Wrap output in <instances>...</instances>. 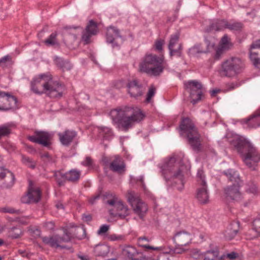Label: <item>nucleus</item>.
<instances>
[{
  "label": "nucleus",
  "instance_id": "nucleus-1",
  "mask_svg": "<svg viewBox=\"0 0 260 260\" xmlns=\"http://www.w3.org/2000/svg\"><path fill=\"white\" fill-rule=\"evenodd\" d=\"M110 115L117 127L125 132L132 128L135 123L141 121L145 117L140 109L128 106L113 109L110 111Z\"/></svg>",
  "mask_w": 260,
  "mask_h": 260
},
{
  "label": "nucleus",
  "instance_id": "nucleus-2",
  "mask_svg": "<svg viewBox=\"0 0 260 260\" xmlns=\"http://www.w3.org/2000/svg\"><path fill=\"white\" fill-rule=\"evenodd\" d=\"M158 167L164 179H183L188 177L189 168L182 161H178L175 155L164 158Z\"/></svg>",
  "mask_w": 260,
  "mask_h": 260
},
{
  "label": "nucleus",
  "instance_id": "nucleus-3",
  "mask_svg": "<svg viewBox=\"0 0 260 260\" xmlns=\"http://www.w3.org/2000/svg\"><path fill=\"white\" fill-rule=\"evenodd\" d=\"M230 143L241 154L245 165L251 170H255L256 164L260 161V154L256 148L241 137H234Z\"/></svg>",
  "mask_w": 260,
  "mask_h": 260
},
{
  "label": "nucleus",
  "instance_id": "nucleus-4",
  "mask_svg": "<svg viewBox=\"0 0 260 260\" xmlns=\"http://www.w3.org/2000/svg\"><path fill=\"white\" fill-rule=\"evenodd\" d=\"M164 57L152 53H147L139 63V72L150 76H159L163 72Z\"/></svg>",
  "mask_w": 260,
  "mask_h": 260
},
{
  "label": "nucleus",
  "instance_id": "nucleus-5",
  "mask_svg": "<svg viewBox=\"0 0 260 260\" xmlns=\"http://www.w3.org/2000/svg\"><path fill=\"white\" fill-rule=\"evenodd\" d=\"M179 129L186 134L188 143L192 149L197 152H200L202 150L201 136L193 121L188 117H182Z\"/></svg>",
  "mask_w": 260,
  "mask_h": 260
},
{
  "label": "nucleus",
  "instance_id": "nucleus-6",
  "mask_svg": "<svg viewBox=\"0 0 260 260\" xmlns=\"http://www.w3.org/2000/svg\"><path fill=\"white\" fill-rule=\"evenodd\" d=\"M244 69L245 64L241 58L231 57L222 62L219 73L222 77L232 78L243 72Z\"/></svg>",
  "mask_w": 260,
  "mask_h": 260
},
{
  "label": "nucleus",
  "instance_id": "nucleus-7",
  "mask_svg": "<svg viewBox=\"0 0 260 260\" xmlns=\"http://www.w3.org/2000/svg\"><path fill=\"white\" fill-rule=\"evenodd\" d=\"M103 202L114 207V209L109 211L110 214L114 217L118 216L123 219L130 214L131 211L128 207L112 194L106 193L104 195Z\"/></svg>",
  "mask_w": 260,
  "mask_h": 260
},
{
  "label": "nucleus",
  "instance_id": "nucleus-8",
  "mask_svg": "<svg viewBox=\"0 0 260 260\" xmlns=\"http://www.w3.org/2000/svg\"><path fill=\"white\" fill-rule=\"evenodd\" d=\"M243 185L242 180H228L226 186L224 188V194L226 199L233 202H240L244 198L240 191Z\"/></svg>",
  "mask_w": 260,
  "mask_h": 260
},
{
  "label": "nucleus",
  "instance_id": "nucleus-9",
  "mask_svg": "<svg viewBox=\"0 0 260 260\" xmlns=\"http://www.w3.org/2000/svg\"><path fill=\"white\" fill-rule=\"evenodd\" d=\"M42 192L40 186L35 180H28L27 191L21 198V202L24 204H35L38 203L41 199Z\"/></svg>",
  "mask_w": 260,
  "mask_h": 260
},
{
  "label": "nucleus",
  "instance_id": "nucleus-10",
  "mask_svg": "<svg viewBox=\"0 0 260 260\" xmlns=\"http://www.w3.org/2000/svg\"><path fill=\"white\" fill-rule=\"evenodd\" d=\"M184 88L189 92L190 102L195 105L201 101L203 96V85L196 80H190L184 82Z\"/></svg>",
  "mask_w": 260,
  "mask_h": 260
},
{
  "label": "nucleus",
  "instance_id": "nucleus-11",
  "mask_svg": "<svg viewBox=\"0 0 260 260\" xmlns=\"http://www.w3.org/2000/svg\"><path fill=\"white\" fill-rule=\"evenodd\" d=\"M126 198L134 212L142 218L147 211V205L139 198L138 194L133 191L128 190Z\"/></svg>",
  "mask_w": 260,
  "mask_h": 260
},
{
  "label": "nucleus",
  "instance_id": "nucleus-12",
  "mask_svg": "<svg viewBox=\"0 0 260 260\" xmlns=\"http://www.w3.org/2000/svg\"><path fill=\"white\" fill-rule=\"evenodd\" d=\"M63 236L62 237L58 235H55L51 237H44L42 238L43 242L52 247H61L64 248L65 247L61 246L60 243L63 242H68L71 241L72 238L76 237L75 233H72L67 229L63 230Z\"/></svg>",
  "mask_w": 260,
  "mask_h": 260
},
{
  "label": "nucleus",
  "instance_id": "nucleus-13",
  "mask_svg": "<svg viewBox=\"0 0 260 260\" xmlns=\"http://www.w3.org/2000/svg\"><path fill=\"white\" fill-rule=\"evenodd\" d=\"M196 198L201 204H206L209 202V196L207 191L208 187H212L214 184L211 180H197Z\"/></svg>",
  "mask_w": 260,
  "mask_h": 260
},
{
  "label": "nucleus",
  "instance_id": "nucleus-14",
  "mask_svg": "<svg viewBox=\"0 0 260 260\" xmlns=\"http://www.w3.org/2000/svg\"><path fill=\"white\" fill-rule=\"evenodd\" d=\"M50 79H52V75L49 73L39 74L34 77L30 82V89L36 94L42 95L45 93L46 89L45 84H49Z\"/></svg>",
  "mask_w": 260,
  "mask_h": 260
},
{
  "label": "nucleus",
  "instance_id": "nucleus-15",
  "mask_svg": "<svg viewBox=\"0 0 260 260\" xmlns=\"http://www.w3.org/2000/svg\"><path fill=\"white\" fill-rule=\"evenodd\" d=\"M17 98L11 92L0 90V111H9L17 108Z\"/></svg>",
  "mask_w": 260,
  "mask_h": 260
},
{
  "label": "nucleus",
  "instance_id": "nucleus-16",
  "mask_svg": "<svg viewBox=\"0 0 260 260\" xmlns=\"http://www.w3.org/2000/svg\"><path fill=\"white\" fill-rule=\"evenodd\" d=\"M45 93L49 97L53 99L60 98L66 90L64 84L57 81L50 79L49 84H45Z\"/></svg>",
  "mask_w": 260,
  "mask_h": 260
},
{
  "label": "nucleus",
  "instance_id": "nucleus-17",
  "mask_svg": "<svg viewBox=\"0 0 260 260\" xmlns=\"http://www.w3.org/2000/svg\"><path fill=\"white\" fill-rule=\"evenodd\" d=\"M180 32L177 30L175 33L172 34L170 37L168 44V49L171 57L176 55L177 57H181L182 54L183 45L179 43Z\"/></svg>",
  "mask_w": 260,
  "mask_h": 260
},
{
  "label": "nucleus",
  "instance_id": "nucleus-18",
  "mask_svg": "<svg viewBox=\"0 0 260 260\" xmlns=\"http://www.w3.org/2000/svg\"><path fill=\"white\" fill-rule=\"evenodd\" d=\"M34 135L29 136L27 139L30 141L37 144H40L44 147L50 148L52 144L51 140L52 136L49 132L46 131H36Z\"/></svg>",
  "mask_w": 260,
  "mask_h": 260
},
{
  "label": "nucleus",
  "instance_id": "nucleus-19",
  "mask_svg": "<svg viewBox=\"0 0 260 260\" xmlns=\"http://www.w3.org/2000/svg\"><path fill=\"white\" fill-rule=\"evenodd\" d=\"M249 54L250 59L255 67L260 64V39L250 45Z\"/></svg>",
  "mask_w": 260,
  "mask_h": 260
},
{
  "label": "nucleus",
  "instance_id": "nucleus-20",
  "mask_svg": "<svg viewBox=\"0 0 260 260\" xmlns=\"http://www.w3.org/2000/svg\"><path fill=\"white\" fill-rule=\"evenodd\" d=\"M109 169L119 174H124L126 171V165L122 157L118 155H114L113 160Z\"/></svg>",
  "mask_w": 260,
  "mask_h": 260
},
{
  "label": "nucleus",
  "instance_id": "nucleus-21",
  "mask_svg": "<svg viewBox=\"0 0 260 260\" xmlns=\"http://www.w3.org/2000/svg\"><path fill=\"white\" fill-rule=\"evenodd\" d=\"M118 38H122V37L120 35V31L118 28L114 26L107 27L106 33L107 43L111 44L113 47H119V45L116 41Z\"/></svg>",
  "mask_w": 260,
  "mask_h": 260
},
{
  "label": "nucleus",
  "instance_id": "nucleus-22",
  "mask_svg": "<svg viewBox=\"0 0 260 260\" xmlns=\"http://www.w3.org/2000/svg\"><path fill=\"white\" fill-rule=\"evenodd\" d=\"M128 93L131 97L137 98L143 95V86L137 80L129 81L126 84Z\"/></svg>",
  "mask_w": 260,
  "mask_h": 260
},
{
  "label": "nucleus",
  "instance_id": "nucleus-23",
  "mask_svg": "<svg viewBox=\"0 0 260 260\" xmlns=\"http://www.w3.org/2000/svg\"><path fill=\"white\" fill-rule=\"evenodd\" d=\"M173 240L177 246H184L191 242V236L190 233L186 231H180L175 234Z\"/></svg>",
  "mask_w": 260,
  "mask_h": 260
},
{
  "label": "nucleus",
  "instance_id": "nucleus-24",
  "mask_svg": "<svg viewBox=\"0 0 260 260\" xmlns=\"http://www.w3.org/2000/svg\"><path fill=\"white\" fill-rule=\"evenodd\" d=\"M77 136V133L75 131L70 129L58 134L60 142L66 146H69Z\"/></svg>",
  "mask_w": 260,
  "mask_h": 260
},
{
  "label": "nucleus",
  "instance_id": "nucleus-25",
  "mask_svg": "<svg viewBox=\"0 0 260 260\" xmlns=\"http://www.w3.org/2000/svg\"><path fill=\"white\" fill-rule=\"evenodd\" d=\"M239 224L237 222H232L223 232V236L226 240L233 239L239 232Z\"/></svg>",
  "mask_w": 260,
  "mask_h": 260
},
{
  "label": "nucleus",
  "instance_id": "nucleus-26",
  "mask_svg": "<svg viewBox=\"0 0 260 260\" xmlns=\"http://www.w3.org/2000/svg\"><path fill=\"white\" fill-rule=\"evenodd\" d=\"M78 27L64 26L62 28V35L63 36V41L68 47H70V43L69 41V37L70 36L71 40L75 41L77 37L73 31L78 28Z\"/></svg>",
  "mask_w": 260,
  "mask_h": 260
},
{
  "label": "nucleus",
  "instance_id": "nucleus-27",
  "mask_svg": "<svg viewBox=\"0 0 260 260\" xmlns=\"http://www.w3.org/2000/svg\"><path fill=\"white\" fill-rule=\"evenodd\" d=\"M53 61L55 66L63 72L69 71L72 68V66L69 60L64 59L62 57L55 56Z\"/></svg>",
  "mask_w": 260,
  "mask_h": 260
},
{
  "label": "nucleus",
  "instance_id": "nucleus-28",
  "mask_svg": "<svg viewBox=\"0 0 260 260\" xmlns=\"http://www.w3.org/2000/svg\"><path fill=\"white\" fill-rule=\"evenodd\" d=\"M245 123L250 128H256L260 126V111H256L245 120Z\"/></svg>",
  "mask_w": 260,
  "mask_h": 260
},
{
  "label": "nucleus",
  "instance_id": "nucleus-29",
  "mask_svg": "<svg viewBox=\"0 0 260 260\" xmlns=\"http://www.w3.org/2000/svg\"><path fill=\"white\" fill-rule=\"evenodd\" d=\"M228 21L225 20H217L210 24L206 30L208 32L211 31H219L226 28Z\"/></svg>",
  "mask_w": 260,
  "mask_h": 260
},
{
  "label": "nucleus",
  "instance_id": "nucleus-30",
  "mask_svg": "<svg viewBox=\"0 0 260 260\" xmlns=\"http://www.w3.org/2000/svg\"><path fill=\"white\" fill-rule=\"evenodd\" d=\"M167 185L172 188L178 191H181L184 188L186 181L185 180H166Z\"/></svg>",
  "mask_w": 260,
  "mask_h": 260
},
{
  "label": "nucleus",
  "instance_id": "nucleus-31",
  "mask_svg": "<svg viewBox=\"0 0 260 260\" xmlns=\"http://www.w3.org/2000/svg\"><path fill=\"white\" fill-rule=\"evenodd\" d=\"M123 254L132 260H138L136 257L138 254L136 249L133 246H126L123 249Z\"/></svg>",
  "mask_w": 260,
  "mask_h": 260
},
{
  "label": "nucleus",
  "instance_id": "nucleus-32",
  "mask_svg": "<svg viewBox=\"0 0 260 260\" xmlns=\"http://www.w3.org/2000/svg\"><path fill=\"white\" fill-rule=\"evenodd\" d=\"M219 253V250L216 248L207 250L203 254V260H216Z\"/></svg>",
  "mask_w": 260,
  "mask_h": 260
},
{
  "label": "nucleus",
  "instance_id": "nucleus-33",
  "mask_svg": "<svg viewBox=\"0 0 260 260\" xmlns=\"http://www.w3.org/2000/svg\"><path fill=\"white\" fill-rule=\"evenodd\" d=\"M85 30L91 35H96L99 32L97 22L93 20H90L85 27Z\"/></svg>",
  "mask_w": 260,
  "mask_h": 260
},
{
  "label": "nucleus",
  "instance_id": "nucleus-34",
  "mask_svg": "<svg viewBox=\"0 0 260 260\" xmlns=\"http://www.w3.org/2000/svg\"><path fill=\"white\" fill-rule=\"evenodd\" d=\"M94 252L96 255L105 256L109 253V248L106 245L98 244L94 247Z\"/></svg>",
  "mask_w": 260,
  "mask_h": 260
},
{
  "label": "nucleus",
  "instance_id": "nucleus-35",
  "mask_svg": "<svg viewBox=\"0 0 260 260\" xmlns=\"http://www.w3.org/2000/svg\"><path fill=\"white\" fill-rule=\"evenodd\" d=\"M8 234L12 239H19L22 236L23 232L20 228L14 226L9 230Z\"/></svg>",
  "mask_w": 260,
  "mask_h": 260
},
{
  "label": "nucleus",
  "instance_id": "nucleus-36",
  "mask_svg": "<svg viewBox=\"0 0 260 260\" xmlns=\"http://www.w3.org/2000/svg\"><path fill=\"white\" fill-rule=\"evenodd\" d=\"M57 33L56 31L52 32L49 37L44 41L45 44L47 46H59L57 40Z\"/></svg>",
  "mask_w": 260,
  "mask_h": 260
},
{
  "label": "nucleus",
  "instance_id": "nucleus-37",
  "mask_svg": "<svg viewBox=\"0 0 260 260\" xmlns=\"http://www.w3.org/2000/svg\"><path fill=\"white\" fill-rule=\"evenodd\" d=\"M245 192L248 193H251L254 196L258 193V188L256 185L251 180H249L245 183Z\"/></svg>",
  "mask_w": 260,
  "mask_h": 260
},
{
  "label": "nucleus",
  "instance_id": "nucleus-38",
  "mask_svg": "<svg viewBox=\"0 0 260 260\" xmlns=\"http://www.w3.org/2000/svg\"><path fill=\"white\" fill-rule=\"evenodd\" d=\"M149 240L146 237H140L138 239V244L139 246L145 248L147 249L158 250V247H154L147 244Z\"/></svg>",
  "mask_w": 260,
  "mask_h": 260
},
{
  "label": "nucleus",
  "instance_id": "nucleus-39",
  "mask_svg": "<svg viewBox=\"0 0 260 260\" xmlns=\"http://www.w3.org/2000/svg\"><path fill=\"white\" fill-rule=\"evenodd\" d=\"M208 52V49H203L201 44L194 45L189 49V53L192 55H196L199 53H206Z\"/></svg>",
  "mask_w": 260,
  "mask_h": 260
},
{
  "label": "nucleus",
  "instance_id": "nucleus-40",
  "mask_svg": "<svg viewBox=\"0 0 260 260\" xmlns=\"http://www.w3.org/2000/svg\"><path fill=\"white\" fill-rule=\"evenodd\" d=\"M99 133L104 139H109L112 135V129L107 127H99Z\"/></svg>",
  "mask_w": 260,
  "mask_h": 260
},
{
  "label": "nucleus",
  "instance_id": "nucleus-41",
  "mask_svg": "<svg viewBox=\"0 0 260 260\" xmlns=\"http://www.w3.org/2000/svg\"><path fill=\"white\" fill-rule=\"evenodd\" d=\"M81 172L76 169L70 170L62 176L63 179H79Z\"/></svg>",
  "mask_w": 260,
  "mask_h": 260
},
{
  "label": "nucleus",
  "instance_id": "nucleus-42",
  "mask_svg": "<svg viewBox=\"0 0 260 260\" xmlns=\"http://www.w3.org/2000/svg\"><path fill=\"white\" fill-rule=\"evenodd\" d=\"M243 27V24L241 22H236L233 23L229 22L226 25V28L231 30L240 31Z\"/></svg>",
  "mask_w": 260,
  "mask_h": 260
},
{
  "label": "nucleus",
  "instance_id": "nucleus-43",
  "mask_svg": "<svg viewBox=\"0 0 260 260\" xmlns=\"http://www.w3.org/2000/svg\"><path fill=\"white\" fill-rule=\"evenodd\" d=\"M11 133L10 126L6 125H0V140L2 138L8 137Z\"/></svg>",
  "mask_w": 260,
  "mask_h": 260
},
{
  "label": "nucleus",
  "instance_id": "nucleus-44",
  "mask_svg": "<svg viewBox=\"0 0 260 260\" xmlns=\"http://www.w3.org/2000/svg\"><path fill=\"white\" fill-rule=\"evenodd\" d=\"M22 160L23 163L27 167L31 169H34L36 168V162L31 158L27 156H23Z\"/></svg>",
  "mask_w": 260,
  "mask_h": 260
},
{
  "label": "nucleus",
  "instance_id": "nucleus-45",
  "mask_svg": "<svg viewBox=\"0 0 260 260\" xmlns=\"http://www.w3.org/2000/svg\"><path fill=\"white\" fill-rule=\"evenodd\" d=\"M7 177H10L11 179H15V177L13 173L9 170L3 167L0 170V178L3 179Z\"/></svg>",
  "mask_w": 260,
  "mask_h": 260
},
{
  "label": "nucleus",
  "instance_id": "nucleus-46",
  "mask_svg": "<svg viewBox=\"0 0 260 260\" xmlns=\"http://www.w3.org/2000/svg\"><path fill=\"white\" fill-rule=\"evenodd\" d=\"M224 175L229 179H239L237 172L233 169H230L224 172Z\"/></svg>",
  "mask_w": 260,
  "mask_h": 260
},
{
  "label": "nucleus",
  "instance_id": "nucleus-47",
  "mask_svg": "<svg viewBox=\"0 0 260 260\" xmlns=\"http://www.w3.org/2000/svg\"><path fill=\"white\" fill-rule=\"evenodd\" d=\"M114 156H108L105 154H103L102 156L101 161L103 165L106 167H109L110 169V167L112 161L113 160Z\"/></svg>",
  "mask_w": 260,
  "mask_h": 260
},
{
  "label": "nucleus",
  "instance_id": "nucleus-48",
  "mask_svg": "<svg viewBox=\"0 0 260 260\" xmlns=\"http://www.w3.org/2000/svg\"><path fill=\"white\" fill-rule=\"evenodd\" d=\"M14 184V180H0V188H8Z\"/></svg>",
  "mask_w": 260,
  "mask_h": 260
},
{
  "label": "nucleus",
  "instance_id": "nucleus-49",
  "mask_svg": "<svg viewBox=\"0 0 260 260\" xmlns=\"http://www.w3.org/2000/svg\"><path fill=\"white\" fill-rule=\"evenodd\" d=\"M203 253L197 249H191L189 251L190 256L194 259H199L203 258Z\"/></svg>",
  "mask_w": 260,
  "mask_h": 260
},
{
  "label": "nucleus",
  "instance_id": "nucleus-50",
  "mask_svg": "<svg viewBox=\"0 0 260 260\" xmlns=\"http://www.w3.org/2000/svg\"><path fill=\"white\" fill-rule=\"evenodd\" d=\"M156 89L153 85H151L148 90V91L147 93V97L145 100V102L147 103L150 102L152 98L153 97L155 93Z\"/></svg>",
  "mask_w": 260,
  "mask_h": 260
},
{
  "label": "nucleus",
  "instance_id": "nucleus-51",
  "mask_svg": "<svg viewBox=\"0 0 260 260\" xmlns=\"http://www.w3.org/2000/svg\"><path fill=\"white\" fill-rule=\"evenodd\" d=\"M92 36L94 35L89 34V32L85 30L83 32L81 39L84 45H87L91 43L90 39Z\"/></svg>",
  "mask_w": 260,
  "mask_h": 260
},
{
  "label": "nucleus",
  "instance_id": "nucleus-52",
  "mask_svg": "<svg viewBox=\"0 0 260 260\" xmlns=\"http://www.w3.org/2000/svg\"><path fill=\"white\" fill-rule=\"evenodd\" d=\"M81 165L89 169L93 168V160L90 156H86L84 160L81 162Z\"/></svg>",
  "mask_w": 260,
  "mask_h": 260
},
{
  "label": "nucleus",
  "instance_id": "nucleus-53",
  "mask_svg": "<svg viewBox=\"0 0 260 260\" xmlns=\"http://www.w3.org/2000/svg\"><path fill=\"white\" fill-rule=\"evenodd\" d=\"M0 212L19 214L20 213V211L19 210H15L11 207H5L0 208Z\"/></svg>",
  "mask_w": 260,
  "mask_h": 260
},
{
  "label": "nucleus",
  "instance_id": "nucleus-54",
  "mask_svg": "<svg viewBox=\"0 0 260 260\" xmlns=\"http://www.w3.org/2000/svg\"><path fill=\"white\" fill-rule=\"evenodd\" d=\"M126 84H126L125 81L123 80H117L114 81L113 83V86L117 89H120L124 87Z\"/></svg>",
  "mask_w": 260,
  "mask_h": 260
},
{
  "label": "nucleus",
  "instance_id": "nucleus-55",
  "mask_svg": "<svg viewBox=\"0 0 260 260\" xmlns=\"http://www.w3.org/2000/svg\"><path fill=\"white\" fill-rule=\"evenodd\" d=\"M165 41L164 40L159 39L157 40L154 44L155 48L158 51L162 50V46L164 44Z\"/></svg>",
  "mask_w": 260,
  "mask_h": 260
},
{
  "label": "nucleus",
  "instance_id": "nucleus-56",
  "mask_svg": "<svg viewBox=\"0 0 260 260\" xmlns=\"http://www.w3.org/2000/svg\"><path fill=\"white\" fill-rule=\"evenodd\" d=\"M11 57L9 55H6L0 59V66L5 68L6 67V63L7 61H10Z\"/></svg>",
  "mask_w": 260,
  "mask_h": 260
},
{
  "label": "nucleus",
  "instance_id": "nucleus-57",
  "mask_svg": "<svg viewBox=\"0 0 260 260\" xmlns=\"http://www.w3.org/2000/svg\"><path fill=\"white\" fill-rule=\"evenodd\" d=\"M253 225L254 230L260 235V218L254 220Z\"/></svg>",
  "mask_w": 260,
  "mask_h": 260
},
{
  "label": "nucleus",
  "instance_id": "nucleus-58",
  "mask_svg": "<svg viewBox=\"0 0 260 260\" xmlns=\"http://www.w3.org/2000/svg\"><path fill=\"white\" fill-rule=\"evenodd\" d=\"M43 226L47 230H53L54 228L55 224L53 221H46L44 223Z\"/></svg>",
  "mask_w": 260,
  "mask_h": 260
},
{
  "label": "nucleus",
  "instance_id": "nucleus-59",
  "mask_svg": "<svg viewBox=\"0 0 260 260\" xmlns=\"http://www.w3.org/2000/svg\"><path fill=\"white\" fill-rule=\"evenodd\" d=\"M223 53V50L221 48H218L216 50V52L214 56V58L215 60H219L220 59L221 55Z\"/></svg>",
  "mask_w": 260,
  "mask_h": 260
},
{
  "label": "nucleus",
  "instance_id": "nucleus-60",
  "mask_svg": "<svg viewBox=\"0 0 260 260\" xmlns=\"http://www.w3.org/2000/svg\"><path fill=\"white\" fill-rule=\"evenodd\" d=\"M109 226L107 225H103L101 226L98 232L99 235H102L106 233L109 230Z\"/></svg>",
  "mask_w": 260,
  "mask_h": 260
},
{
  "label": "nucleus",
  "instance_id": "nucleus-61",
  "mask_svg": "<svg viewBox=\"0 0 260 260\" xmlns=\"http://www.w3.org/2000/svg\"><path fill=\"white\" fill-rule=\"evenodd\" d=\"M107 193H105V194H106ZM105 195V194H104ZM103 196H102V198L103 199ZM101 197V194L100 193H98L94 196H93L92 197H91L90 199H89V202L90 204L91 205H93V204H94L96 200H97L98 199H99L100 197Z\"/></svg>",
  "mask_w": 260,
  "mask_h": 260
},
{
  "label": "nucleus",
  "instance_id": "nucleus-62",
  "mask_svg": "<svg viewBox=\"0 0 260 260\" xmlns=\"http://www.w3.org/2000/svg\"><path fill=\"white\" fill-rule=\"evenodd\" d=\"M238 256V253L235 252H232L226 254V257L230 259H235Z\"/></svg>",
  "mask_w": 260,
  "mask_h": 260
},
{
  "label": "nucleus",
  "instance_id": "nucleus-63",
  "mask_svg": "<svg viewBox=\"0 0 260 260\" xmlns=\"http://www.w3.org/2000/svg\"><path fill=\"white\" fill-rule=\"evenodd\" d=\"M197 177L198 179H204L205 177L204 172L202 169H199L197 173Z\"/></svg>",
  "mask_w": 260,
  "mask_h": 260
},
{
  "label": "nucleus",
  "instance_id": "nucleus-64",
  "mask_svg": "<svg viewBox=\"0 0 260 260\" xmlns=\"http://www.w3.org/2000/svg\"><path fill=\"white\" fill-rule=\"evenodd\" d=\"M157 260H170L168 256L166 253L161 254L157 258Z\"/></svg>",
  "mask_w": 260,
  "mask_h": 260
}]
</instances>
